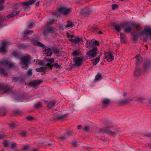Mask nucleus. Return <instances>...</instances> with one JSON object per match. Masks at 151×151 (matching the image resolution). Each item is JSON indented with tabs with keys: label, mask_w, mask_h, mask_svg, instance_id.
<instances>
[{
	"label": "nucleus",
	"mask_w": 151,
	"mask_h": 151,
	"mask_svg": "<svg viewBox=\"0 0 151 151\" xmlns=\"http://www.w3.org/2000/svg\"><path fill=\"white\" fill-rule=\"evenodd\" d=\"M137 28V33H133L132 35L134 37V38H136L138 36H140L141 38L144 39L143 37L147 35H149L151 37V27H145L144 29L143 28H140L139 25L135 26Z\"/></svg>",
	"instance_id": "f257e3e1"
},
{
	"label": "nucleus",
	"mask_w": 151,
	"mask_h": 151,
	"mask_svg": "<svg viewBox=\"0 0 151 151\" xmlns=\"http://www.w3.org/2000/svg\"><path fill=\"white\" fill-rule=\"evenodd\" d=\"M37 0H30L29 1H25L22 2L21 4H16L14 7V9L11 13L8 15L9 17H13L18 14L20 12L19 10H16L19 9L22 5L24 6H28L29 5L35 3Z\"/></svg>",
	"instance_id": "f03ea898"
},
{
	"label": "nucleus",
	"mask_w": 151,
	"mask_h": 151,
	"mask_svg": "<svg viewBox=\"0 0 151 151\" xmlns=\"http://www.w3.org/2000/svg\"><path fill=\"white\" fill-rule=\"evenodd\" d=\"M97 49L95 47L91 50H88L86 51V58L90 59L92 58L95 57L96 56Z\"/></svg>",
	"instance_id": "7ed1b4c3"
},
{
	"label": "nucleus",
	"mask_w": 151,
	"mask_h": 151,
	"mask_svg": "<svg viewBox=\"0 0 151 151\" xmlns=\"http://www.w3.org/2000/svg\"><path fill=\"white\" fill-rule=\"evenodd\" d=\"M70 10L67 7L65 6H60L58 9V14H56L57 16H60L61 14L66 15L68 14L70 12Z\"/></svg>",
	"instance_id": "20e7f679"
},
{
	"label": "nucleus",
	"mask_w": 151,
	"mask_h": 151,
	"mask_svg": "<svg viewBox=\"0 0 151 151\" xmlns=\"http://www.w3.org/2000/svg\"><path fill=\"white\" fill-rule=\"evenodd\" d=\"M30 57L29 55H26L21 58V64L22 65V68L24 69H27L28 66V61L29 60Z\"/></svg>",
	"instance_id": "39448f33"
},
{
	"label": "nucleus",
	"mask_w": 151,
	"mask_h": 151,
	"mask_svg": "<svg viewBox=\"0 0 151 151\" xmlns=\"http://www.w3.org/2000/svg\"><path fill=\"white\" fill-rule=\"evenodd\" d=\"M0 63L2 65H6L9 68H12L13 65L10 61L6 58H4L2 59Z\"/></svg>",
	"instance_id": "423d86ee"
},
{
	"label": "nucleus",
	"mask_w": 151,
	"mask_h": 151,
	"mask_svg": "<svg viewBox=\"0 0 151 151\" xmlns=\"http://www.w3.org/2000/svg\"><path fill=\"white\" fill-rule=\"evenodd\" d=\"M105 58L108 62H112L114 58L113 54L111 52H107L104 54Z\"/></svg>",
	"instance_id": "0eeeda50"
},
{
	"label": "nucleus",
	"mask_w": 151,
	"mask_h": 151,
	"mask_svg": "<svg viewBox=\"0 0 151 151\" xmlns=\"http://www.w3.org/2000/svg\"><path fill=\"white\" fill-rule=\"evenodd\" d=\"M74 61L75 65L78 66L81 65L83 60L82 59L80 58H76L74 59Z\"/></svg>",
	"instance_id": "6e6552de"
},
{
	"label": "nucleus",
	"mask_w": 151,
	"mask_h": 151,
	"mask_svg": "<svg viewBox=\"0 0 151 151\" xmlns=\"http://www.w3.org/2000/svg\"><path fill=\"white\" fill-rule=\"evenodd\" d=\"M71 38L69 39V40L75 44L78 43L81 40V39L79 37L75 38L73 36H71Z\"/></svg>",
	"instance_id": "1a4fd4ad"
},
{
	"label": "nucleus",
	"mask_w": 151,
	"mask_h": 151,
	"mask_svg": "<svg viewBox=\"0 0 151 151\" xmlns=\"http://www.w3.org/2000/svg\"><path fill=\"white\" fill-rule=\"evenodd\" d=\"M43 81L41 80H34L32 81L31 83V85L32 86H35L36 85H38L40 84Z\"/></svg>",
	"instance_id": "9d476101"
},
{
	"label": "nucleus",
	"mask_w": 151,
	"mask_h": 151,
	"mask_svg": "<svg viewBox=\"0 0 151 151\" xmlns=\"http://www.w3.org/2000/svg\"><path fill=\"white\" fill-rule=\"evenodd\" d=\"M32 43L35 45H37L40 47H43L44 46L43 45L42 43L37 41L35 39H33L32 40Z\"/></svg>",
	"instance_id": "9b49d317"
},
{
	"label": "nucleus",
	"mask_w": 151,
	"mask_h": 151,
	"mask_svg": "<svg viewBox=\"0 0 151 151\" xmlns=\"http://www.w3.org/2000/svg\"><path fill=\"white\" fill-rule=\"evenodd\" d=\"M133 100L132 98H127V99H125L124 100H121L119 101V103L120 104H124L129 103L130 101Z\"/></svg>",
	"instance_id": "f8f14e48"
},
{
	"label": "nucleus",
	"mask_w": 151,
	"mask_h": 151,
	"mask_svg": "<svg viewBox=\"0 0 151 151\" xmlns=\"http://www.w3.org/2000/svg\"><path fill=\"white\" fill-rule=\"evenodd\" d=\"M7 44L5 42L2 43V45L0 47V51L4 52L6 50Z\"/></svg>",
	"instance_id": "ddd939ff"
},
{
	"label": "nucleus",
	"mask_w": 151,
	"mask_h": 151,
	"mask_svg": "<svg viewBox=\"0 0 151 151\" xmlns=\"http://www.w3.org/2000/svg\"><path fill=\"white\" fill-rule=\"evenodd\" d=\"M47 61L50 63H48L46 64V66L48 68V69H52V65L50 64L52 63L54 61V60L53 58H51L50 59H48Z\"/></svg>",
	"instance_id": "4468645a"
},
{
	"label": "nucleus",
	"mask_w": 151,
	"mask_h": 151,
	"mask_svg": "<svg viewBox=\"0 0 151 151\" xmlns=\"http://www.w3.org/2000/svg\"><path fill=\"white\" fill-rule=\"evenodd\" d=\"M44 53L47 56H50L52 54L51 51L50 49H45L43 51Z\"/></svg>",
	"instance_id": "2eb2a0df"
},
{
	"label": "nucleus",
	"mask_w": 151,
	"mask_h": 151,
	"mask_svg": "<svg viewBox=\"0 0 151 151\" xmlns=\"http://www.w3.org/2000/svg\"><path fill=\"white\" fill-rule=\"evenodd\" d=\"M48 69L47 67L45 66L43 67H41L37 68L36 69V71L38 72H44L46 71V70Z\"/></svg>",
	"instance_id": "dca6fc26"
},
{
	"label": "nucleus",
	"mask_w": 151,
	"mask_h": 151,
	"mask_svg": "<svg viewBox=\"0 0 151 151\" xmlns=\"http://www.w3.org/2000/svg\"><path fill=\"white\" fill-rule=\"evenodd\" d=\"M125 27H126V24H122L120 25H116L115 27V28L116 31L119 32L121 31L122 28Z\"/></svg>",
	"instance_id": "f3484780"
},
{
	"label": "nucleus",
	"mask_w": 151,
	"mask_h": 151,
	"mask_svg": "<svg viewBox=\"0 0 151 151\" xmlns=\"http://www.w3.org/2000/svg\"><path fill=\"white\" fill-rule=\"evenodd\" d=\"M110 100L108 99H105L102 101V106L103 108L105 107L108 105L110 103Z\"/></svg>",
	"instance_id": "a211bd4d"
},
{
	"label": "nucleus",
	"mask_w": 151,
	"mask_h": 151,
	"mask_svg": "<svg viewBox=\"0 0 151 151\" xmlns=\"http://www.w3.org/2000/svg\"><path fill=\"white\" fill-rule=\"evenodd\" d=\"M141 71L139 68H137L136 69L134 73V76L137 77L141 74Z\"/></svg>",
	"instance_id": "6ab92c4d"
},
{
	"label": "nucleus",
	"mask_w": 151,
	"mask_h": 151,
	"mask_svg": "<svg viewBox=\"0 0 151 151\" xmlns=\"http://www.w3.org/2000/svg\"><path fill=\"white\" fill-rule=\"evenodd\" d=\"M9 88L6 86H0V90H2L6 92L9 89Z\"/></svg>",
	"instance_id": "aec40b11"
},
{
	"label": "nucleus",
	"mask_w": 151,
	"mask_h": 151,
	"mask_svg": "<svg viewBox=\"0 0 151 151\" xmlns=\"http://www.w3.org/2000/svg\"><path fill=\"white\" fill-rule=\"evenodd\" d=\"M55 104V102L54 101H52L48 103L47 107L48 109L51 108Z\"/></svg>",
	"instance_id": "412c9836"
},
{
	"label": "nucleus",
	"mask_w": 151,
	"mask_h": 151,
	"mask_svg": "<svg viewBox=\"0 0 151 151\" xmlns=\"http://www.w3.org/2000/svg\"><path fill=\"white\" fill-rule=\"evenodd\" d=\"M103 78L102 76L99 74H98L95 77V81H96L101 80Z\"/></svg>",
	"instance_id": "4be33fe9"
},
{
	"label": "nucleus",
	"mask_w": 151,
	"mask_h": 151,
	"mask_svg": "<svg viewBox=\"0 0 151 151\" xmlns=\"http://www.w3.org/2000/svg\"><path fill=\"white\" fill-rule=\"evenodd\" d=\"M134 26H133L132 27H128L124 29V30L126 32H131L132 29H134Z\"/></svg>",
	"instance_id": "5701e85b"
},
{
	"label": "nucleus",
	"mask_w": 151,
	"mask_h": 151,
	"mask_svg": "<svg viewBox=\"0 0 151 151\" xmlns=\"http://www.w3.org/2000/svg\"><path fill=\"white\" fill-rule=\"evenodd\" d=\"M92 42L89 40H88L86 42V46L87 48H91L92 47Z\"/></svg>",
	"instance_id": "b1692460"
},
{
	"label": "nucleus",
	"mask_w": 151,
	"mask_h": 151,
	"mask_svg": "<svg viewBox=\"0 0 151 151\" xmlns=\"http://www.w3.org/2000/svg\"><path fill=\"white\" fill-rule=\"evenodd\" d=\"M73 26V25L71 22L68 21L67 25L65 26V28H68V29L72 27Z\"/></svg>",
	"instance_id": "393cba45"
},
{
	"label": "nucleus",
	"mask_w": 151,
	"mask_h": 151,
	"mask_svg": "<svg viewBox=\"0 0 151 151\" xmlns=\"http://www.w3.org/2000/svg\"><path fill=\"white\" fill-rule=\"evenodd\" d=\"M56 31V29L51 27L48 28L47 29V32L49 33L54 32Z\"/></svg>",
	"instance_id": "a878e982"
},
{
	"label": "nucleus",
	"mask_w": 151,
	"mask_h": 151,
	"mask_svg": "<svg viewBox=\"0 0 151 151\" xmlns=\"http://www.w3.org/2000/svg\"><path fill=\"white\" fill-rule=\"evenodd\" d=\"M99 58L98 57L95 59H93L92 60V62L94 65H96L99 62Z\"/></svg>",
	"instance_id": "bb28decb"
},
{
	"label": "nucleus",
	"mask_w": 151,
	"mask_h": 151,
	"mask_svg": "<svg viewBox=\"0 0 151 151\" xmlns=\"http://www.w3.org/2000/svg\"><path fill=\"white\" fill-rule=\"evenodd\" d=\"M136 63L137 64H138L142 60V57L140 55H138L136 57Z\"/></svg>",
	"instance_id": "cd10ccee"
},
{
	"label": "nucleus",
	"mask_w": 151,
	"mask_h": 151,
	"mask_svg": "<svg viewBox=\"0 0 151 151\" xmlns=\"http://www.w3.org/2000/svg\"><path fill=\"white\" fill-rule=\"evenodd\" d=\"M0 72L1 73L2 75L4 76H6L7 75V74L5 72L4 69L0 68Z\"/></svg>",
	"instance_id": "c85d7f7f"
},
{
	"label": "nucleus",
	"mask_w": 151,
	"mask_h": 151,
	"mask_svg": "<svg viewBox=\"0 0 151 151\" xmlns=\"http://www.w3.org/2000/svg\"><path fill=\"white\" fill-rule=\"evenodd\" d=\"M120 36H121V41L122 42H125V40L124 38V35L123 34H122V33H120Z\"/></svg>",
	"instance_id": "c756f323"
},
{
	"label": "nucleus",
	"mask_w": 151,
	"mask_h": 151,
	"mask_svg": "<svg viewBox=\"0 0 151 151\" xmlns=\"http://www.w3.org/2000/svg\"><path fill=\"white\" fill-rule=\"evenodd\" d=\"M145 100V99L142 98H139L137 99L138 102L139 103H143Z\"/></svg>",
	"instance_id": "7c9ffc66"
},
{
	"label": "nucleus",
	"mask_w": 151,
	"mask_h": 151,
	"mask_svg": "<svg viewBox=\"0 0 151 151\" xmlns=\"http://www.w3.org/2000/svg\"><path fill=\"white\" fill-rule=\"evenodd\" d=\"M68 132L67 133V134H65V135L61 137L60 138V139H61L62 140H63L64 139L67 138L68 137Z\"/></svg>",
	"instance_id": "2f4dec72"
},
{
	"label": "nucleus",
	"mask_w": 151,
	"mask_h": 151,
	"mask_svg": "<svg viewBox=\"0 0 151 151\" xmlns=\"http://www.w3.org/2000/svg\"><path fill=\"white\" fill-rule=\"evenodd\" d=\"M33 32L32 31H26L24 33V37H25V36L28 34H31L33 33Z\"/></svg>",
	"instance_id": "473e14b6"
},
{
	"label": "nucleus",
	"mask_w": 151,
	"mask_h": 151,
	"mask_svg": "<svg viewBox=\"0 0 151 151\" xmlns=\"http://www.w3.org/2000/svg\"><path fill=\"white\" fill-rule=\"evenodd\" d=\"M27 134V132L26 131H23L20 132V135L22 136H25Z\"/></svg>",
	"instance_id": "72a5a7b5"
},
{
	"label": "nucleus",
	"mask_w": 151,
	"mask_h": 151,
	"mask_svg": "<svg viewBox=\"0 0 151 151\" xmlns=\"http://www.w3.org/2000/svg\"><path fill=\"white\" fill-rule=\"evenodd\" d=\"M78 55V52L76 51H74L72 53V55L73 56H77Z\"/></svg>",
	"instance_id": "f704fd0d"
},
{
	"label": "nucleus",
	"mask_w": 151,
	"mask_h": 151,
	"mask_svg": "<svg viewBox=\"0 0 151 151\" xmlns=\"http://www.w3.org/2000/svg\"><path fill=\"white\" fill-rule=\"evenodd\" d=\"M30 148V147L28 145H26L23 147V150H26Z\"/></svg>",
	"instance_id": "c9c22d12"
},
{
	"label": "nucleus",
	"mask_w": 151,
	"mask_h": 151,
	"mask_svg": "<svg viewBox=\"0 0 151 151\" xmlns=\"http://www.w3.org/2000/svg\"><path fill=\"white\" fill-rule=\"evenodd\" d=\"M4 145L5 147H8L9 145L8 142L6 141H4Z\"/></svg>",
	"instance_id": "e433bc0d"
},
{
	"label": "nucleus",
	"mask_w": 151,
	"mask_h": 151,
	"mask_svg": "<svg viewBox=\"0 0 151 151\" xmlns=\"http://www.w3.org/2000/svg\"><path fill=\"white\" fill-rule=\"evenodd\" d=\"M32 74V70L29 69L27 72V75L29 76L31 75Z\"/></svg>",
	"instance_id": "4c0bfd02"
},
{
	"label": "nucleus",
	"mask_w": 151,
	"mask_h": 151,
	"mask_svg": "<svg viewBox=\"0 0 151 151\" xmlns=\"http://www.w3.org/2000/svg\"><path fill=\"white\" fill-rule=\"evenodd\" d=\"M117 7L118 6L116 4H114L112 6V9L113 10L117 8Z\"/></svg>",
	"instance_id": "58836bf2"
},
{
	"label": "nucleus",
	"mask_w": 151,
	"mask_h": 151,
	"mask_svg": "<svg viewBox=\"0 0 151 151\" xmlns=\"http://www.w3.org/2000/svg\"><path fill=\"white\" fill-rule=\"evenodd\" d=\"M41 103L40 102H39L37 104L35 105V106L36 107L38 108L40 107L41 106Z\"/></svg>",
	"instance_id": "ea45409f"
},
{
	"label": "nucleus",
	"mask_w": 151,
	"mask_h": 151,
	"mask_svg": "<svg viewBox=\"0 0 151 151\" xmlns=\"http://www.w3.org/2000/svg\"><path fill=\"white\" fill-rule=\"evenodd\" d=\"M54 65L55 67H56L58 68H59L60 67V65L57 63H55Z\"/></svg>",
	"instance_id": "a19ab883"
},
{
	"label": "nucleus",
	"mask_w": 151,
	"mask_h": 151,
	"mask_svg": "<svg viewBox=\"0 0 151 151\" xmlns=\"http://www.w3.org/2000/svg\"><path fill=\"white\" fill-rule=\"evenodd\" d=\"M83 129L85 131H87L89 129V127L88 126H86L83 128Z\"/></svg>",
	"instance_id": "79ce46f5"
},
{
	"label": "nucleus",
	"mask_w": 151,
	"mask_h": 151,
	"mask_svg": "<svg viewBox=\"0 0 151 151\" xmlns=\"http://www.w3.org/2000/svg\"><path fill=\"white\" fill-rule=\"evenodd\" d=\"M16 144L14 142H12L11 144V146L12 148H14L16 146Z\"/></svg>",
	"instance_id": "37998d69"
},
{
	"label": "nucleus",
	"mask_w": 151,
	"mask_h": 151,
	"mask_svg": "<svg viewBox=\"0 0 151 151\" xmlns=\"http://www.w3.org/2000/svg\"><path fill=\"white\" fill-rule=\"evenodd\" d=\"M12 55L15 57H17V53L16 52H14L12 53Z\"/></svg>",
	"instance_id": "c03bdc74"
},
{
	"label": "nucleus",
	"mask_w": 151,
	"mask_h": 151,
	"mask_svg": "<svg viewBox=\"0 0 151 151\" xmlns=\"http://www.w3.org/2000/svg\"><path fill=\"white\" fill-rule=\"evenodd\" d=\"M94 44L95 45H99V42L97 41H95L94 42Z\"/></svg>",
	"instance_id": "a18cd8bd"
},
{
	"label": "nucleus",
	"mask_w": 151,
	"mask_h": 151,
	"mask_svg": "<svg viewBox=\"0 0 151 151\" xmlns=\"http://www.w3.org/2000/svg\"><path fill=\"white\" fill-rule=\"evenodd\" d=\"M33 24L32 23H30L29 24V28H32L33 26Z\"/></svg>",
	"instance_id": "49530a36"
},
{
	"label": "nucleus",
	"mask_w": 151,
	"mask_h": 151,
	"mask_svg": "<svg viewBox=\"0 0 151 151\" xmlns=\"http://www.w3.org/2000/svg\"><path fill=\"white\" fill-rule=\"evenodd\" d=\"M4 8V7L2 6H0V11H2V10Z\"/></svg>",
	"instance_id": "de8ad7c7"
},
{
	"label": "nucleus",
	"mask_w": 151,
	"mask_h": 151,
	"mask_svg": "<svg viewBox=\"0 0 151 151\" xmlns=\"http://www.w3.org/2000/svg\"><path fill=\"white\" fill-rule=\"evenodd\" d=\"M5 0H0V4H2L5 2Z\"/></svg>",
	"instance_id": "09e8293b"
},
{
	"label": "nucleus",
	"mask_w": 151,
	"mask_h": 151,
	"mask_svg": "<svg viewBox=\"0 0 151 151\" xmlns=\"http://www.w3.org/2000/svg\"><path fill=\"white\" fill-rule=\"evenodd\" d=\"M147 101L149 103H151V99H148L147 100Z\"/></svg>",
	"instance_id": "8fccbe9b"
},
{
	"label": "nucleus",
	"mask_w": 151,
	"mask_h": 151,
	"mask_svg": "<svg viewBox=\"0 0 151 151\" xmlns=\"http://www.w3.org/2000/svg\"><path fill=\"white\" fill-rule=\"evenodd\" d=\"M39 1L37 2L36 3V5L37 6H38L39 5Z\"/></svg>",
	"instance_id": "3c124183"
},
{
	"label": "nucleus",
	"mask_w": 151,
	"mask_h": 151,
	"mask_svg": "<svg viewBox=\"0 0 151 151\" xmlns=\"http://www.w3.org/2000/svg\"><path fill=\"white\" fill-rule=\"evenodd\" d=\"M27 119L29 120H32V118L31 117L28 116L27 117Z\"/></svg>",
	"instance_id": "603ef678"
},
{
	"label": "nucleus",
	"mask_w": 151,
	"mask_h": 151,
	"mask_svg": "<svg viewBox=\"0 0 151 151\" xmlns=\"http://www.w3.org/2000/svg\"><path fill=\"white\" fill-rule=\"evenodd\" d=\"M4 135L3 134L1 135L0 134V139L3 138V137L4 136Z\"/></svg>",
	"instance_id": "864d4df0"
},
{
	"label": "nucleus",
	"mask_w": 151,
	"mask_h": 151,
	"mask_svg": "<svg viewBox=\"0 0 151 151\" xmlns=\"http://www.w3.org/2000/svg\"><path fill=\"white\" fill-rule=\"evenodd\" d=\"M82 126L81 125H79L78 127V129H79L81 128L82 127Z\"/></svg>",
	"instance_id": "5fc2aeb1"
},
{
	"label": "nucleus",
	"mask_w": 151,
	"mask_h": 151,
	"mask_svg": "<svg viewBox=\"0 0 151 151\" xmlns=\"http://www.w3.org/2000/svg\"><path fill=\"white\" fill-rule=\"evenodd\" d=\"M19 46L21 47L22 48H24V45H21V44L20 45H19Z\"/></svg>",
	"instance_id": "6e6d98bb"
},
{
	"label": "nucleus",
	"mask_w": 151,
	"mask_h": 151,
	"mask_svg": "<svg viewBox=\"0 0 151 151\" xmlns=\"http://www.w3.org/2000/svg\"><path fill=\"white\" fill-rule=\"evenodd\" d=\"M99 33L100 34H101L102 33V32L101 31H99Z\"/></svg>",
	"instance_id": "4d7b16f0"
},
{
	"label": "nucleus",
	"mask_w": 151,
	"mask_h": 151,
	"mask_svg": "<svg viewBox=\"0 0 151 151\" xmlns=\"http://www.w3.org/2000/svg\"><path fill=\"white\" fill-rule=\"evenodd\" d=\"M31 151H37V150L34 149L33 150H32Z\"/></svg>",
	"instance_id": "13d9d810"
},
{
	"label": "nucleus",
	"mask_w": 151,
	"mask_h": 151,
	"mask_svg": "<svg viewBox=\"0 0 151 151\" xmlns=\"http://www.w3.org/2000/svg\"><path fill=\"white\" fill-rule=\"evenodd\" d=\"M17 79V78H13V80L14 81H16V79Z\"/></svg>",
	"instance_id": "bf43d9fd"
},
{
	"label": "nucleus",
	"mask_w": 151,
	"mask_h": 151,
	"mask_svg": "<svg viewBox=\"0 0 151 151\" xmlns=\"http://www.w3.org/2000/svg\"><path fill=\"white\" fill-rule=\"evenodd\" d=\"M148 1L151 2V0H148Z\"/></svg>",
	"instance_id": "052dcab7"
},
{
	"label": "nucleus",
	"mask_w": 151,
	"mask_h": 151,
	"mask_svg": "<svg viewBox=\"0 0 151 151\" xmlns=\"http://www.w3.org/2000/svg\"><path fill=\"white\" fill-rule=\"evenodd\" d=\"M68 37H70L68 35Z\"/></svg>",
	"instance_id": "680f3d73"
},
{
	"label": "nucleus",
	"mask_w": 151,
	"mask_h": 151,
	"mask_svg": "<svg viewBox=\"0 0 151 151\" xmlns=\"http://www.w3.org/2000/svg\"><path fill=\"white\" fill-rule=\"evenodd\" d=\"M125 93H124V96H125Z\"/></svg>",
	"instance_id": "e2e57ef3"
},
{
	"label": "nucleus",
	"mask_w": 151,
	"mask_h": 151,
	"mask_svg": "<svg viewBox=\"0 0 151 151\" xmlns=\"http://www.w3.org/2000/svg\"><path fill=\"white\" fill-rule=\"evenodd\" d=\"M150 147H151V144H150Z\"/></svg>",
	"instance_id": "0e129e2a"
}]
</instances>
